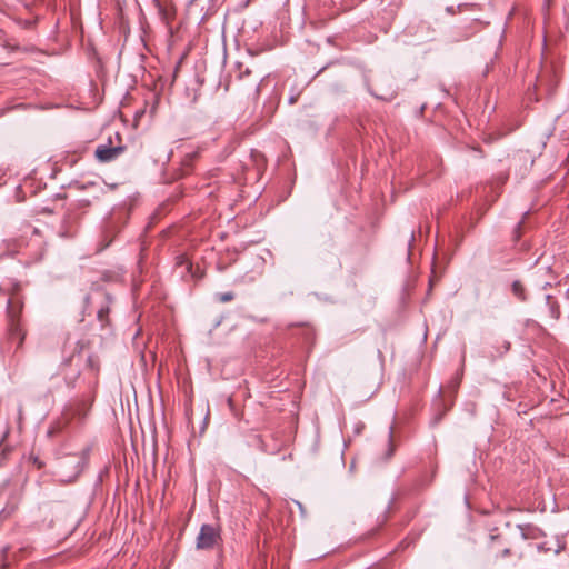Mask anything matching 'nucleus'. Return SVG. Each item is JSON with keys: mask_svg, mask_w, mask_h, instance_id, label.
Segmentation results:
<instances>
[{"mask_svg": "<svg viewBox=\"0 0 569 569\" xmlns=\"http://www.w3.org/2000/svg\"><path fill=\"white\" fill-rule=\"evenodd\" d=\"M23 308V301L13 292L7 302V318L9 332L12 339H17V346L20 347L24 340V332L20 325V315Z\"/></svg>", "mask_w": 569, "mask_h": 569, "instance_id": "1", "label": "nucleus"}, {"mask_svg": "<svg viewBox=\"0 0 569 569\" xmlns=\"http://www.w3.org/2000/svg\"><path fill=\"white\" fill-rule=\"evenodd\" d=\"M221 540L220 530L213 525H202L196 540L197 549H212Z\"/></svg>", "mask_w": 569, "mask_h": 569, "instance_id": "2", "label": "nucleus"}, {"mask_svg": "<svg viewBox=\"0 0 569 569\" xmlns=\"http://www.w3.org/2000/svg\"><path fill=\"white\" fill-rule=\"evenodd\" d=\"M124 151L123 146H111V141L108 143H101L96 148V159L101 163H107L116 160Z\"/></svg>", "mask_w": 569, "mask_h": 569, "instance_id": "3", "label": "nucleus"}, {"mask_svg": "<svg viewBox=\"0 0 569 569\" xmlns=\"http://www.w3.org/2000/svg\"><path fill=\"white\" fill-rule=\"evenodd\" d=\"M488 547L496 558H506L511 555V543L501 533H491Z\"/></svg>", "mask_w": 569, "mask_h": 569, "instance_id": "4", "label": "nucleus"}, {"mask_svg": "<svg viewBox=\"0 0 569 569\" xmlns=\"http://www.w3.org/2000/svg\"><path fill=\"white\" fill-rule=\"evenodd\" d=\"M522 540H537L545 536V532L532 523L517 525Z\"/></svg>", "mask_w": 569, "mask_h": 569, "instance_id": "5", "label": "nucleus"}, {"mask_svg": "<svg viewBox=\"0 0 569 569\" xmlns=\"http://www.w3.org/2000/svg\"><path fill=\"white\" fill-rule=\"evenodd\" d=\"M511 292L519 301L527 300V292L523 283L520 280H515L511 284Z\"/></svg>", "mask_w": 569, "mask_h": 569, "instance_id": "6", "label": "nucleus"}, {"mask_svg": "<svg viewBox=\"0 0 569 569\" xmlns=\"http://www.w3.org/2000/svg\"><path fill=\"white\" fill-rule=\"evenodd\" d=\"M546 301H547V305L549 306L550 316L553 319H558L560 317V309H559V306L556 303V301H553L552 296L547 295Z\"/></svg>", "mask_w": 569, "mask_h": 569, "instance_id": "7", "label": "nucleus"}, {"mask_svg": "<svg viewBox=\"0 0 569 569\" xmlns=\"http://www.w3.org/2000/svg\"><path fill=\"white\" fill-rule=\"evenodd\" d=\"M217 298L220 302H229L234 298V295H233V292L229 291V292L218 293Z\"/></svg>", "mask_w": 569, "mask_h": 569, "instance_id": "8", "label": "nucleus"}, {"mask_svg": "<svg viewBox=\"0 0 569 569\" xmlns=\"http://www.w3.org/2000/svg\"><path fill=\"white\" fill-rule=\"evenodd\" d=\"M108 312H109V309H108V308H101V309L98 311V319H99L100 321H103V320H104V318L107 317Z\"/></svg>", "mask_w": 569, "mask_h": 569, "instance_id": "9", "label": "nucleus"}, {"mask_svg": "<svg viewBox=\"0 0 569 569\" xmlns=\"http://www.w3.org/2000/svg\"><path fill=\"white\" fill-rule=\"evenodd\" d=\"M537 548L540 552H548L551 550V548L547 547L546 543H540L537 546Z\"/></svg>", "mask_w": 569, "mask_h": 569, "instance_id": "10", "label": "nucleus"}, {"mask_svg": "<svg viewBox=\"0 0 569 569\" xmlns=\"http://www.w3.org/2000/svg\"><path fill=\"white\" fill-rule=\"evenodd\" d=\"M178 263L179 264L186 263L187 269H189L191 267V264L188 262V260L183 257L178 258Z\"/></svg>", "mask_w": 569, "mask_h": 569, "instance_id": "11", "label": "nucleus"}, {"mask_svg": "<svg viewBox=\"0 0 569 569\" xmlns=\"http://www.w3.org/2000/svg\"><path fill=\"white\" fill-rule=\"evenodd\" d=\"M23 419V409H22V406L20 405L19 408H18V421L19 423H21Z\"/></svg>", "mask_w": 569, "mask_h": 569, "instance_id": "12", "label": "nucleus"}, {"mask_svg": "<svg viewBox=\"0 0 569 569\" xmlns=\"http://www.w3.org/2000/svg\"><path fill=\"white\" fill-rule=\"evenodd\" d=\"M563 548H565V546L558 542L557 547L555 548L553 551H555V553L558 555V553H560L563 550Z\"/></svg>", "mask_w": 569, "mask_h": 569, "instance_id": "13", "label": "nucleus"}, {"mask_svg": "<svg viewBox=\"0 0 569 569\" xmlns=\"http://www.w3.org/2000/svg\"><path fill=\"white\" fill-rule=\"evenodd\" d=\"M82 467L79 466V463L77 465V471H76V475L74 476H78L81 471Z\"/></svg>", "mask_w": 569, "mask_h": 569, "instance_id": "14", "label": "nucleus"}, {"mask_svg": "<svg viewBox=\"0 0 569 569\" xmlns=\"http://www.w3.org/2000/svg\"><path fill=\"white\" fill-rule=\"evenodd\" d=\"M548 286H550V283H549V282H546V283L543 284V289H546Z\"/></svg>", "mask_w": 569, "mask_h": 569, "instance_id": "15", "label": "nucleus"}]
</instances>
